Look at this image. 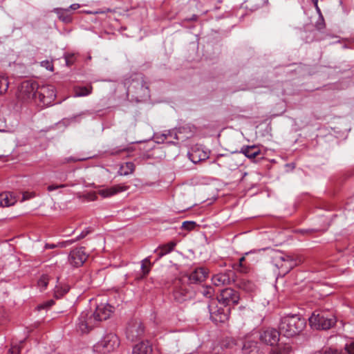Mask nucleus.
Masks as SVG:
<instances>
[{"label": "nucleus", "mask_w": 354, "mask_h": 354, "mask_svg": "<svg viewBox=\"0 0 354 354\" xmlns=\"http://www.w3.org/2000/svg\"><path fill=\"white\" fill-rule=\"evenodd\" d=\"M111 311H82L77 323V331L86 334L98 322L106 320L111 316Z\"/></svg>", "instance_id": "f257e3e1"}, {"label": "nucleus", "mask_w": 354, "mask_h": 354, "mask_svg": "<svg viewBox=\"0 0 354 354\" xmlns=\"http://www.w3.org/2000/svg\"><path fill=\"white\" fill-rule=\"evenodd\" d=\"M305 320L297 314L288 315L281 318L279 330L281 335L292 337L298 334L304 328Z\"/></svg>", "instance_id": "f03ea898"}, {"label": "nucleus", "mask_w": 354, "mask_h": 354, "mask_svg": "<svg viewBox=\"0 0 354 354\" xmlns=\"http://www.w3.org/2000/svg\"><path fill=\"white\" fill-rule=\"evenodd\" d=\"M272 262L282 274H286L294 267L301 263L302 259L299 256H290L277 251L272 254Z\"/></svg>", "instance_id": "7ed1b4c3"}, {"label": "nucleus", "mask_w": 354, "mask_h": 354, "mask_svg": "<svg viewBox=\"0 0 354 354\" xmlns=\"http://www.w3.org/2000/svg\"><path fill=\"white\" fill-rule=\"evenodd\" d=\"M312 328L317 330H327L336 322L333 315H328L326 311H314L308 319Z\"/></svg>", "instance_id": "20e7f679"}, {"label": "nucleus", "mask_w": 354, "mask_h": 354, "mask_svg": "<svg viewBox=\"0 0 354 354\" xmlns=\"http://www.w3.org/2000/svg\"><path fill=\"white\" fill-rule=\"evenodd\" d=\"M120 341L118 337L114 333L106 334L93 347L95 354H106L113 351L119 346Z\"/></svg>", "instance_id": "39448f33"}, {"label": "nucleus", "mask_w": 354, "mask_h": 354, "mask_svg": "<svg viewBox=\"0 0 354 354\" xmlns=\"http://www.w3.org/2000/svg\"><path fill=\"white\" fill-rule=\"evenodd\" d=\"M145 327L139 318L131 319L127 324L125 335L131 342L136 341L143 337Z\"/></svg>", "instance_id": "423d86ee"}, {"label": "nucleus", "mask_w": 354, "mask_h": 354, "mask_svg": "<svg viewBox=\"0 0 354 354\" xmlns=\"http://www.w3.org/2000/svg\"><path fill=\"white\" fill-rule=\"evenodd\" d=\"M39 86L35 82L25 81L21 83L19 90V98L23 101L35 99L37 96Z\"/></svg>", "instance_id": "0eeeda50"}, {"label": "nucleus", "mask_w": 354, "mask_h": 354, "mask_svg": "<svg viewBox=\"0 0 354 354\" xmlns=\"http://www.w3.org/2000/svg\"><path fill=\"white\" fill-rule=\"evenodd\" d=\"M38 98L44 106H50L56 98V91L53 86L46 85L39 87Z\"/></svg>", "instance_id": "6e6552de"}, {"label": "nucleus", "mask_w": 354, "mask_h": 354, "mask_svg": "<svg viewBox=\"0 0 354 354\" xmlns=\"http://www.w3.org/2000/svg\"><path fill=\"white\" fill-rule=\"evenodd\" d=\"M216 299L219 304L224 307H227L233 304H237L239 301V295L232 288H225L221 290Z\"/></svg>", "instance_id": "1a4fd4ad"}, {"label": "nucleus", "mask_w": 354, "mask_h": 354, "mask_svg": "<svg viewBox=\"0 0 354 354\" xmlns=\"http://www.w3.org/2000/svg\"><path fill=\"white\" fill-rule=\"evenodd\" d=\"M235 276V272L232 270H227L213 275L212 281L216 286H227L234 281Z\"/></svg>", "instance_id": "9d476101"}, {"label": "nucleus", "mask_w": 354, "mask_h": 354, "mask_svg": "<svg viewBox=\"0 0 354 354\" xmlns=\"http://www.w3.org/2000/svg\"><path fill=\"white\" fill-rule=\"evenodd\" d=\"M87 258L88 255L85 252L84 248L81 247L71 251L68 261L71 265L77 268L82 266Z\"/></svg>", "instance_id": "9b49d317"}, {"label": "nucleus", "mask_w": 354, "mask_h": 354, "mask_svg": "<svg viewBox=\"0 0 354 354\" xmlns=\"http://www.w3.org/2000/svg\"><path fill=\"white\" fill-rule=\"evenodd\" d=\"M209 151L202 146L196 145L188 152L189 160L196 164L201 161L207 160L209 158Z\"/></svg>", "instance_id": "f8f14e48"}, {"label": "nucleus", "mask_w": 354, "mask_h": 354, "mask_svg": "<svg viewBox=\"0 0 354 354\" xmlns=\"http://www.w3.org/2000/svg\"><path fill=\"white\" fill-rule=\"evenodd\" d=\"M279 330L275 329H267L262 332L260 335V339L265 344L273 346L279 340Z\"/></svg>", "instance_id": "ddd939ff"}, {"label": "nucleus", "mask_w": 354, "mask_h": 354, "mask_svg": "<svg viewBox=\"0 0 354 354\" xmlns=\"http://www.w3.org/2000/svg\"><path fill=\"white\" fill-rule=\"evenodd\" d=\"M209 270L203 267L194 269L189 275L188 279L191 283H197L204 281L208 277Z\"/></svg>", "instance_id": "4468645a"}, {"label": "nucleus", "mask_w": 354, "mask_h": 354, "mask_svg": "<svg viewBox=\"0 0 354 354\" xmlns=\"http://www.w3.org/2000/svg\"><path fill=\"white\" fill-rule=\"evenodd\" d=\"M127 187L121 185H116L110 187H106L98 191V194L103 198L111 197L118 193L126 191Z\"/></svg>", "instance_id": "2eb2a0df"}, {"label": "nucleus", "mask_w": 354, "mask_h": 354, "mask_svg": "<svg viewBox=\"0 0 354 354\" xmlns=\"http://www.w3.org/2000/svg\"><path fill=\"white\" fill-rule=\"evenodd\" d=\"M16 202L17 198L15 194L9 192L0 194V206L9 207L15 205Z\"/></svg>", "instance_id": "dca6fc26"}, {"label": "nucleus", "mask_w": 354, "mask_h": 354, "mask_svg": "<svg viewBox=\"0 0 354 354\" xmlns=\"http://www.w3.org/2000/svg\"><path fill=\"white\" fill-rule=\"evenodd\" d=\"M240 153L244 154L249 159H254L261 154V150L257 145H245L241 147Z\"/></svg>", "instance_id": "f3484780"}, {"label": "nucleus", "mask_w": 354, "mask_h": 354, "mask_svg": "<svg viewBox=\"0 0 354 354\" xmlns=\"http://www.w3.org/2000/svg\"><path fill=\"white\" fill-rule=\"evenodd\" d=\"M173 295L174 299L178 303L185 301L191 297V295L185 286L176 288L174 290Z\"/></svg>", "instance_id": "a211bd4d"}, {"label": "nucleus", "mask_w": 354, "mask_h": 354, "mask_svg": "<svg viewBox=\"0 0 354 354\" xmlns=\"http://www.w3.org/2000/svg\"><path fill=\"white\" fill-rule=\"evenodd\" d=\"M152 353V346L151 344L146 341L141 342L140 343L135 345L133 348L132 354H151Z\"/></svg>", "instance_id": "6ab92c4d"}, {"label": "nucleus", "mask_w": 354, "mask_h": 354, "mask_svg": "<svg viewBox=\"0 0 354 354\" xmlns=\"http://www.w3.org/2000/svg\"><path fill=\"white\" fill-rule=\"evenodd\" d=\"M230 311H209V317L215 324L223 323L228 319Z\"/></svg>", "instance_id": "aec40b11"}, {"label": "nucleus", "mask_w": 354, "mask_h": 354, "mask_svg": "<svg viewBox=\"0 0 354 354\" xmlns=\"http://www.w3.org/2000/svg\"><path fill=\"white\" fill-rule=\"evenodd\" d=\"M292 348L288 343H280L277 346L273 347L270 354H291Z\"/></svg>", "instance_id": "412c9836"}, {"label": "nucleus", "mask_w": 354, "mask_h": 354, "mask_svg": "<svg viewBox=\"0 0 354 354\" xmlns=\"http://www.w3.org/2000/svg\"><path fill=\"white\" fill-rule=\"evenodd\" d=\"M175 246L176 243L174 242H169L167 244L158 247V248L154 250V252L158 254V258L156 260H158L163 256L170 253L174 250Z\"/></svg>", "instance_id": "4be33fe9"}, {"label": "nucleus", "mask_w": 354, "mask_h": 354, "mask_svg": "<svg viewBox=\"0 0 354 354\" xmlns=\"http://www.w3.org/2000/svg\"><path fill=\"white\" fill-rule=\"evenodd\" d=\"M243 354H261L257 342L247 341L243 346Z\"/></svg>", "instance_id": "5701e85b"}, {"label": "nucleus", "mask_w": 354, "mask_h": 354, "mask_svg": "<svg viewBox=\"0 0 354 354\" xmlns=\"http://www.w3.org/2000/svg\"><path fill=\"white\" fill-rule=\"evenodd\" d=\"M237 286L248 292H252L256 290L255 284L245 279H241L238 283Z\"/></svg>", "instance_id": "b1692460"}, {"label": "nucleus", "mask_w": 354, "mask_h": 354, "mask_svg": "<svg viewBox=\"0 0 354 354\" xmlns=\"http://www.w3.org/2000/svg\"><path fill=\"white\" fill-rule=\"evenodd\" d=\"M93 87L91 85L88 86H75L74 87V97H84L92 93Z\"/></svg>", "instance_id": "393cba45"}, {"label": "nucleus", "mask_w": 354, "mask_h": 354, "mask_svg": "<svg viewBox=\"0 0 354 354\" xmlns=\"http://www.w3.org/2000/svg\"><path fill=\"white\" fill-rule=\"evenodd\" d=\"M68 9L61 8H54L53 12L57 15L58 18L64 23H69L71 21V17L67 13Z\"/></svg>", "instance_id": "a878e982"}, {"label": "nucleus", "mask_w": 354, "mask_h": 354, "mask_svg": "<svg viewBox=\"0 0 354 354\" xmlns=\"http://www.w3.org/2000/svg\"><path fill=\"white\" fill-rule=\"evenodd\" d=\"M134 169V164L131 162H127L120 166L118 173L121 176H127L132 174Z\"/></svg>", "instance_id": "bb28decb"}, {"label": "nucleus", "mask_w": 354, "mask_h": 354, "mask_svg": "<svg viewBox=\"0 0 354 354\" xmlns=\"http://www.w3.org/2000/svg\"><path fill=\"white\" fill-rule=\"evenodd\" d=\"M77 197L82 202H91L97 200V196L95 192H91L86 194L77 193Z\"/></svg>", "instance_id": "cd10ccee"}, {"label": "nucleus", "mask_w": 354, "mask_h": 354, "mask_svg": "<svg viewBox=\"0 0 354 354\" xmlns=\"http://www.w3.org/2000/svg\"><path fill=\"white\" fill-rule=\"evenodd\" d=\"M69 290V286L68 285L58 284L55 286L54 290V295L56 298H60L64 295L67 293Z\"/></svg>", "instance_id": "c85d7f7f"}, {"label": "nucleus", "mask_w": 354, "mask_h": 354, "mask_svg": "<svg viewBox=\"0 0 354 354\" xmlns=\"http://www.w3.org/2000/svg\"><path fill=\"white\" fill-rule=\"evenodd\" d=\"M48 283L49 277L48 275L44 274L39 279L37 288L39 289L40 292H43L46 289Z\"/></svg>", "instance_id": "c756f323"}, {"label": "nucleus", "mask_w": 354, "mask_h": 354, "mask_svg": "<svg viewBox=\"0 0 354 354\" xmlns=\"http://www.w3.org/2000/svg\"><path fill=\"white\" fill-rule=\"evenodd\" d=\"M92 232V229L91 227H86V229H84L80 234V235H78L77 236V238L75 239H71V240H68V241H66L64 243V246L66 245H70L73 243H74L75 241H77V240H80L83 238H84L85 236H86L88 234H90L91 232Z\"/></svg>", "instance_id": "7c9ffc66"}, {"label": "nucleus", "mask_w": 354, "mask_h": 354, "mask_svg": "<svg viewBox=\"0 0 354 354\" xmlns=\"http://www.w3.org/2000/svg\"><path fill=\"white\" fill-rule=\"evenodd\" d=\"M151 267V263L149 257H147L142 261L141 269L144 275H147L149 272Z\"/></svg>", "instance_id": "2f4dec72"}, {"label": "nucleus", "mask_w": 354, "mask_h": 354, "mask_svg": "<svg viewBox=\"0 0 354 354\" xmlns=\"http://www.w3.org/2000/svg\"><path fill=\"white\" fill-rule=\"evenodd\" d=\"M8 78L5 76L0 75V95L5 93L8 88Z\"/></svg>", "instance_id": "473e14b6"}, {"label": "nucleus", "mask_w": 354, "mask_h": 354, "mask_svg": "<svg viewBox=\"0 0 354 354\" xmlns=\"http://www.w3.org/2000/svg\"><path fill=\"white\" fill-rule=\"evenodd\" d=\"M201 292L205 297L210 298L213 295L214 289L211 286L203 287L201 290Z\"/></svg>", "instance_id": "72a5a7b5"}, {"label": "nucleus", "mask_w": 354, "mask_h": 354, "mask_svg": "<svg viewBox=\"0 0 354 354\" xmlns=\"http://www.w3.org/2000/svg\"><path fill=\"white\" fill-rule=\"evenodd\" d=\"M54 304H55V301L53 299H48L46 301L41 303L37 306V310H44L46 308H49L52 307Z\"/></svg>", "instance_id": "f704fd0d"}, {"label": "nucleus", "mask_w": 354, "mask_h": 354, "mask_svg": "<svg viewBox=\"0 0 354 354\" xmlns=\"http://www.w3.org/2000/svg\"><path fill=\"white\" fill-rule=\"evenodd\" d=\"M319 354H342V352L336 348H327L319 353Z\"/></svg>", "instance_id": "c9c22d12"}, {"label": "nucleus", "mask_w": 354, "mask_h": 354, "mask_svg": "<svg viewBox=\"0 0 354 354\" xmlns=\"http://www.w3.org/2000/svg\"><path fill=\"white\" fill-rule=\"evenodd\" d=\"M196 225L195 222L194 221H185L182 224V228L187 230H192Z\"/></svg>", "instance_id": "e433bc0d"}, {"label": "nucleus", "mask_w": 354, "mask_h": 354, "mask_svg": "<svg viewBox=\"0 0 354 354\" xmlns=\"http://www.w3.org/2000/svg\"><path fill=\"white\" fill-rule=\"evenodd\" d=\"M245 257H242L241 258L239 259V263L237 265V269L240 271V272H247V268L246 267H245L243 264V261H245Z\"/></svg>", "instance_id": "4c0bfd02"}, {"label": "nucleus", "mask_w": 354, "mask_h": 354, "mask_svg": "<svg viewBox=\"0 0 354 354\" xmlns=\"http://www.w3.org/2000/svg\"><path fill=\"white\" fill-rule=\"evenodd\" d=\"M345 351L348 354H354V342L346 344L345 346Z\"/></svg>", "instance_id": "58836bf2"}, {"label": "nucleus", "mask_w": 354, "mask_h": 354, "mask_svg": "<svg viewBox=\"0 0 354 354\" xmlns=\"http://www.w3.org/2000/svg\"><path fill=\"white\" fill-rule=\"evenodd\" d=\"M41 66L43 67H45L47 70H48L50 71H53V65L52 62H50L48 60L41 62Z\"/></svg>", "instance_id": "ea45409f"}, {"label": "nucleus", "mask_w": 354, "mask_h": 354, "mask_svg": "<svg viewBox=\"0 0 354 354\" xmlns=\"http://www.w3.org/2000/svg\"><path fill=\"white\" fill-rule=\"evenodd\" d=\"M173 132L169 131L167 133H162L160 137H157L158 142H164L169 136H171Z\"/></svg>", "instance_id": "a19ab883"}, {"label": "nucleus", "mask_w": 354, "mask_h": 354, "mask_svg": "<svg viewBox=\"0 0 354 354\" xmlns=\"http://www.w3.org/2000/svg\"><path fill=\"white\" fill-rule=\"evenodd\" d=\"M225 163L230 167V169H233V167H236L238 164H235L234 165H231V162L233 161V158L231 156H225Z\"/></svg>", "instance_id": "79ce46f5"}, {"label": "nucleus", "mask_w": 354, "mask_h": 354, "mask_svg": "<svg viewBox=\"0 0 354 354\" xmlns=\"http://www.w3.org/2000/svg\"><path fill=\"white\" fill-rule=\"evenodd\" d=\"M66 187V185H64V184H61V185H49L48 187V191L49 192H52V191H54L58 188H61V187Z\"/></svg>", "instance_id": "37998d69"}, {"label": "nucleus", "mask_w": 354, "mask_h": 354, "mask_svg": "<svg viewBox=\"0 0 354 354\" xmlns=\"http://www.w3.org/2000/svg\"><path fill=\"white\" fill-rule=\"evenodd\" d=\"M21 351V348L19 346H15L12 347L9 350V354H19Z\"/></svg>", "instance_id": "c03bdc74"}, {"label": "nucleus", "mask_w": 354, "mask_h": 354, "mask_svg": "<svg viewBox=\"0 0 354 354\" xmlns=\"http://www.w3.org/2000/svg\"><path fill=\"white\" fill-rule=\"evenodd\" d=\"M313 3H314V5H315V7L316 8V10L317 12V13L322 16V12H321V10L319 9V6H318V0H313Z\"/></svg>", "instance_id": "a18cd8bd"}, {"label": "nucleus", "mask_w": 354, "mask_h": 354, "mask_svg": "<svg viewBox=\"0 0 354 354\" xmlns=\"http://www.w3.org/2000/svg\"><path fill=\"white\" fill-rule=\"evenodd\" d=\"M80 7V6L79 3H73V4L69 6V8H68L67 9H68V10L70 9L75 10L78 9Z\"/></svg>", "instance_id": "49530a36"}, {"label": "nucleus", "mask_w": 354, "mask_h": 354, "mask_svg": "<svg viewBox=\"0 0 354 354\" xmlns=\"http://www.w3.org/2000/svg\"><path fill=\"white\" fill-rule=\"evenodd\" d=\"M56 247V245L55 244H50V243H46L45 245V248L46 249H53Z\"/></svg>", "instance_id": "de8ad7c7"}, {"label": "nucleus", "mask_w": 354, "mask_h": 354, "mask_svg": "<svg viewBox=\"0 0 354 354\" xmlns=\"http://www.w3.org/2000/svg\"><path fill=\"white\" fill-rule=\"evenodd\" d=\"M136 80H137V81H136L137 84H138V85H140H140H141V86L142 87V77H136Z\"/></svg>", "instance_id": "09e8293b"}, {"label": "nucleus", "mask_w": 354, "mask_h": 354, "mask_svg": "<svg viewBox=\"0 0 354 354\" xmlns=\"http://www.w3.org/2000/svg\"><path fill=\"white\" fill-rule=\"evenodd\" d=\"M84 186L86 187H94V188H97V187L95 185V183H88V184H85Z\"/></svg>", "instance_id": "8fccbe9b"}, {"label": "nucleus", "mask_w": 354, "mask_h": 354, "mask_svg": "<svg viewBox=\"0 0 354 354\" xmlns=\"http://www.w3.org/2000/svg\"><path fill=\"white\" fill-rule=\"evenodd\" d=\"M307 308H314V304L312 302H308L306 304Z\"/></svg>", "instance_id": "3c124183"}, {"label": "nucleus", "mask_w": 354, "mask_h": 354, "mask_svg": "<svg viewBox=\"0 0 354 354\" xmlns=\"http://www.w3.org/2000/svg\"><path fill=\"white\" fill-rule=\"evenodd\" d=\"M90 112L88 111H86L84 112H82L80 115H89Z\"/></svg>", "instance_id": "603ef678"}, {"label": "nucleus", "mask_w": 354, "mask_h": 354, "mask_svg": "<svg viewBox=\"0 0 354 354\" xmlns=\"http://www.w3.org/2000/svg\"><path fill=\"white\" fill-rule=\"evenodd\" d=\"M221 157H224V156L223 155H219V156H218L217 159H218Z\"/></svg>", "instance_id": "864d4df0"}, {"label": "nucleus", "mask_w": 354, "mask_h": 354, "mask_svg": "<svg viewBox=\"0 0 354 354\" xmlns=\"http://www.w3.org/2000/svg\"><path fill=\"white\" fill-rule=\"evenodd\" d=\"M129 81H125L124 84L127 85L128 84Z\"/></svg>", "instance_id": "5fc2aeb1"}, {"label": "nucleus", "mask_w": 354, "mask_h": 354, "mask_svg": "<svg viewBox=\"0 0 354 354\" xmlns=\"http://www.w3.org/2000/svg\"><path fill=\"white\" fill-rule=\"evenodd\" d=\"M174 136H175V138H176V139H178V138H177V137H176V133H174Z\"/></svg>", "instance_id": "6e6d98bb"}]
</instances>
